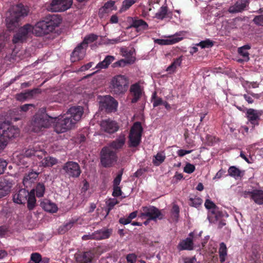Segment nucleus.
Here are the masks:
<instances>
[{
    "mask_svg": "<svg viewBox=\"0 0 263 263\" xmlns=\"http://www.w3.org/2000/svg\"><path fill=\"white\" fill-rule=\"evenodd\" d=\"M61 23V19L57 15L50 16L46 21L37 22L34 26L32 32L36 36H41L52 32Z\"/></svg>",
    "mask_w": 263,
    "mask_h": 263,
    "instance_id": "1",
    "label": "nucleus"
},
{
    "mask_svg": "<svg viewBox=\"0 0 263 263\" xmlns=\"http://www.w3.org/2000/svg\"><path fill=\"white\" fill-rule=\"evenodd\" d=\"M29 10L28 8L22 4L13 6L8 12L6 18V25L9 30L13 29L16 24L21 17L27 16Z\"/></svg>",
    "mask_w": 263,
    "mask_h": 263,
    "instance_id": "2",
    "label": "nucleus"
},
{
    "mask_svg": "<svg viewBox=\"0 0 263 263\" xmlns=\"http://www.w3.org/2000/svg\"><path fill=\"white\" fill-rule=\"evenodd\" d=\"M128 85L129 80L126 76L117 74L111 78L109 88L112 94L121 95L126 92Z\"/></svg>",
    "mask_w": 263,
    "mask_h": 263,
    "instance_id": "3",
    "label": "nucleus"
},
{
    "mask_svg": "<svg viewBox=\"0 0 263 263\" xmlns=\"http://www.w3.org/2000/svg\"><path fill=\"white\" fill-rule=\"evenodd\" d=\"M13 200L17 204H24L27 202L28 209L32 210L36 205L34 190L32 189L29 192L25 189H21L14 194Z\"/></svg>",
    "mask_w": 263,
    "mask_h": 263,
    "instance_id": "4",
    "label": "nucleus"
},
{
    "mask_svg": "<svg viewBox=\"0 0 263 263\" xmlns=\"http://www.w3.org/2000/svg\"><path fill=\"white\" fill-rule=\"evenodd\" d=\"M53 117L47 115L45 112L39 111L33 117L31 125L32 130L39 133L45 128H48L52 123Z\"/></svg>",
    "mask_w": 263,
    "mask_h": 263,
    "instance_id": "5",
    "label": "nucleus"
},
{
    "mask_svg": "<svg viewBox=\"0 0 263 263\" xmlns=\"http://www.w3.org/2000/svg\"><path fill=\"white\" fill-rule=\"evenodd\" d=\"M46 153V152L42 148L35 146L33 148L27 149L24 154H18L17 152L14 153L13 157L15 162L18 164L25 165L27 158L33 156L36 157L38 159H42L45 156Z\"/></svg>",
    "mask_w": 263,
    "mask_h": 263,
    "instance_id": "6",
    "label": "nucleus"
},
{
    "mask_svg": "<svg viewBox=\"0 0 263 263\" xmlns=\"http://www.w3.org/2000/svg\"><path fill=\"white\" fill-rule=\"evenodd\" d=\"M52 124L54 131L58 134L66 132L75 127V124L65 114L53 118Z\"/></svg>",
    "mask_w": 263,
    "mask_h": 263,
    "instance_id": "7",
    "label": "nucleus"
},
{
    "mask_svg": "<svg viewBox=\"0 0 263 263\" xmlns=\"http://www.w3.org/2000/svg\"><path fill=\"white\" fill-rule=\"evenodd\" d=\"M19 129L10 124L9 122H0V137L4 140L8 141L19 136Z\"/></svg>",
    "mask_w": 263,
    "mask_h": 263,
    "instance_id": "8",
    "label": "nucleus"
},
{
    "mask_svg": "<svg viewBox=\"0 0 263 263\" xmlns=\"http://www.w3.org/2000/svg\"><path fill=\"white\" fill-rule=\"evenodd\" d=\"M143 128L139 122H135L132 127L129 135V146L137 147L141 142Z\"/></svg>",
    "mask_w": 263,
    "mask_h": 263,
    "instance_id": "9",
    "label": "nucleus"
},
{
    "mask_svg": "<svg viewBox=\"0 0 263 263\" xmlns=\"http://www.w3.org/2000/svg\"><path fill=\"white\" fill-rule=\"evenodd\" d=\"M32 25L27 24L20 28L14 35L12 42L14 44L22 43L33 34Z\"/></svg>",
    "mask_w": 263,
    "mask_h": 263,
    "instance_id": "10",
    "label": "nucleus"
},
{
    "mask_svg": "<svg viewBox=\"0 0 263 263\" xmlns=\"http://www.w3.org/2000/svg\"><path fill=\"white\" fill-rule=\"evenodd\" d=\"M117 160L115 152L108 147L102 148L101 152V162L105 167L111 166Z\"/></svg>",
    "mask_w": 263,
    "mask_h": 263,
    "instance_id": "11",
    "label": "nucleus"
},
{
    "mask_svg": "<svg viewBox=\"0 0 263 263\" xmlns=\"http://www.w3.org/2000/svg\"><path fill=\"white\" fill-rule=\"evenodd\" d=\"M72 4V0H52L47 7L51 12H62L70 8Z\"/></svg>",
    "mask_w": 263,
    "mask_h": 263,
    "instance_id": "12",
    "label": "nucleus"
},
{
    "mask_svg": "<svg viewBox=\"0 0 263 263\" xmlns=\"http://www.w3.org/2000/svg\"><path fill=\"white\" fill-rule=\"evenodd\" d=\"M62 170L69 177L78 178L81 173L80 165L73 161H68L65 163L62 167Z\"/></svg>",
    "mask_w": 263,
    "mask_h": 263,
    "instance_id": "13",
    "label": "nucleus"
},
{
    "mask_svg": "<svg viewBox=\"0 0 263 263\" xmlns=\"http://www.w3.org/2000/svg\"><path fill=\"white\" fill-rule=\"evenodd\" d=\"M118 102L110 96H105L100 101V107L106 112H115L118 107Z\"/></svg>",
    "mask_w": 263,
    "mask_h": 263,
    "instance_id": "14",
    "label": "nucleus"
},
{
    "mask_svg": "<svg viewBox=\"0 0 263 263\" xmlns=\"http://www.w3.org/2000/svg\"><path fill=\"white\" fill-rule=\"evenodd\" d=\"M140 216L146 217L148 220H156L157 218L162 219V214L159 210L154 206L142 208Z\"/></svg>",
    "mask_w": 263,
    "mask_h": 263,
    "instance_id": "15",
    "label": "nucleus"
},
{
    "mask_svg": "<svg viewBox=\"0 0 263 263\" xmlns=\"http://www.w3.org/2000/svg\"><path fill=\"white\" fill-rule=\"evenodd\" d=\"M186 34L185 31H179L173 35L169 36L166 39H156L154 42L160 45H173L182 40Z\"/></svg>",
    "mask_w": 263,
    "mask_h": 263,
    "instance_id": "16",
    "label": "nucleus"
},
{
    "mask_svg": "<svg viewBox=\"0 0 263 263\" xmlns=\"http://www.w3.org/2000/svg\"><path fill=\"white\" fill-rule=\"evenodd\" d=\"M84 113L83 107L80 106H72L65 113L76 125L82 118Z\"/></svg>",
    "mask_w": 263,
    "mask_h": 263,
    "instance_id": "17",
    "label": "nucleus"
},
{
    "mask_svg": "<svg viewBox=\"0 0 263 263\" xmlns=\"http://www.w3.org/2000/svg\"><path fill=\"white\" fill-rule=\"evenodd\" d=\"M100 127L102 131L109 134L116 133L119 128L118 123L115 121L110 119L101 121Z\"/></svg>",
    "mask_w": 263,
    "mask_h": 263,
    "instance_id": "18",
    "label": "nucleus"
},
{
    "mask_svg": "<svg viewBox=\"0 0 263 263\" xmlns=\"http://www.w3.org/2000/svg\"><path fill=\"white\" fill-rule=\"evenodd\" d=\"M129 91L132 96L131 102L136 103L144 93L143 87L139 83H136L130 86Z\"/></svg>",
    "mask_w": 263,
    "mask_h": 263,
    "instance_id": "19",
    "label": "nucleus"
},
{
    "mask_svg": "<svg viewBox=\"0 0 263 263\" xmlns=\"http://www.w3.org/2000/svg\"><path fill=\"white\" fill-rule=\"evenodd\" d=\"M261 114L257 110L249 108L247 109L246 116L248 120L253 125V126H257L259 125V121L260 120V116Z\"/></svg>",
    "mask_w": 263,
    "mask_h": 263,
    "instance_id": "20",
    "label": "nucleus"
},
{
    "mask_svg": "<svg viewBox=\"0 0 263 263\" xmlns=\"http://www.w3.org/2000/svg\"><path fill=\"white\" fill-rule=\"evenodd\" d=\"M245 195H249L255 203L258 205L263 204V191L262 190L255 189L252 191H245Z\"/></svg>",
    "mask_w": 263,
    "mask_h": 263,
    "instance_id": "21",
    "label": "nucleus"
},
{
    "mask_svg": "<svg viewBox=\"0 0 263 263\" xmlns=\"http://www.w3.org/2000/svg\"><path fill=\"white\" fill-rule=\"evenodd\" d=\"M132 20L129 28H134L137 32H142L148 28V24L142 19L138 17H130Z\"/></svg>",
    "mask_w": 263,
    "mask_h": 263,
    "instance_id": "22",
    "label": "nucleus"
},
{
    "mask_svg": "<svg viewBox=\"0 0 263 263\" xmlns=\"http://www.w3.org/2000/svg\"><path fill=\"white\" fill-rule=\"evenodd\" d=\"M86 49L81 44H79L71 53V61L74 62L82 59L85 55Z\"/></svg>",
    "mask_w": 263,
    "mask_h": 263,
    "instance_id": "23",
    "label": "nucleus"
},
{
    "mask_svg": "<svg viewBox=\"0 0 263 263\" xmlns=\"http://www.w3.org/2000/svg\"><path fill=\"white\" fill-rule=\"evenodd\" d=\"M133 52L130 50L125 55L126 57L125 59H121L115 62L112 64V67L114 68L124 67L126 64H133L135 61L136 58L133 55Z\"/></svg>",
    "mask_w": 263,
    "mask_h": 263,
    "instance_id": "24",
    "label": "nucleus"
},
{
    "mask_svg": "<svg viewBox=\"0 0 263 263\" xmlns=\"http://www.w3.org/2000/svg\"><path fill=\"white\" fill-rule=\"evenodd\" d=\"M93 257V253L90 251L76 255V259L77 263H92Z\"/></svg>",
    "mask_w": 263,
    "mask_h": 263,
    "instance_id": "25",
    "label": "nucleus"
},
{
    "mask_svg": "<svg viewBox=\"0 0 263 263\" xmlns=\"http://www.w3.org/2000/svg\"><path fill=\"white\" fill-rule=\"evenodd\" d=\"M193 234V233H190L189 234L190 237H187L186 239L181 240L179 242L177 247L179 250H192L193 249L194 246L192 238Z\"/></svg>",
    "mask_w": 263,
    "mask_h": 263,
    "instance_id": "26",
    "label": "nucleus"
},
{
    "mask_svg": "<svg viewBox=\"0 0 263 263\" xmlns=\"http://www.w3.org/2000/svg\"><path fill=\"white\" fill-rule=\"evenodd\" d=\"M12 186L11 182L6 179L0 180V198L8 194Z\"/></svg>",
    "mask_w": 263,
    "mask_h": 263,
    "instance_id": "27",
    "label": "nucleus"
},
{
    "mask_svg": "<svg viewBox=\"0 0 263 263\" xmlns=\"http://www.w3.org/2000/svg\"><path fill=\"white\" fill-rule=\"evenodd\" d=\"M125 135L121 134L114 141L110 143L107 147L110 149H118L121 148L125 144Z\"/></svg>",
    "mask_w": 263,
    "mask_h": 263,
    "instance_id": "28",
    "label": "nucleus"
},
{
    "mask_svg": "<svg viewBox=\"0 0 263 263\" xmlns=\"http://www.w3.org/2000/svg\"><path fill=\"white\" fill-rule=\"evenodd\" d=\"M38 177V174L35 172H31L26 175L23 179V184L26 187L31 186Z\"/></svg>",
    "mask_w": 263,
    "mask_h": 263,
    "instance_id": "29",
    "label": "nucleus"
},
{
    "mask_svg": "<svg viewBox=\"0 0 263 263\" xmlns=\"http://www.w3.org/2000/svg\"><path fill=\"white\" fill-rule=\"evenodd\" d=\"M114 10H117L115 2L113 1H109L105 3L104 6L99 9V14L101 15L104 13H107Z\"/></svg>",
    "mask_w": 263,
    "mask_h": 263,
    "instance_id": "30",
    "label": "nucleus"
},
{
    "mask_svg": "<svg viewBox=\"0 0 263 263\" xmlns=\"http://www.w3.org/2000/svg\"><path fill=\"white\" fill-rule=\"evenodd\" d=\"M112 233L111 229H102L93 233L95 239L101 240L109 238Z\"/></svg>",
    "mask_w": 263,
    "mask_h": 263,
    "instance_id": "31",
    "label": "nucleus"
},
{
    "mask_svg": "<svg viewBox=\"0 0 263 263\" xmlns=\"http://www.w3.org/2000/svg\"><path fill=\"white\" fill-rule=\"evenodd\" d=\"M40 160L41 161L40 162L39 165L45 167H51L56 164L58 162V159L50 156L45 157L44 158H42V159Z\"/></svg>",
    "mask_w": 263,
    "mask_h": 263,
    "instance_id": "32",
    "label": "nucleus"
},
{
    "mask_svg": "<svg viewBox=\"0 0 263 263\" xmlns=\"http://www.w3.org/2000/svg\"><path fill=\"white\" fill-rule=\"evenodd\" d=\"M115 58L112 55H107L104 60L99 62L96 66V68L100 70L102 69L107 68L109 64L115 60Z\"/></svg>",
    "mask_w": 263,
    "mask_h": 263,
    "instance_id": "33",
    "label": "nucleus"
},
{
    "mask_svg": "<svg viewBox=\"0 0 263 263\" xmlns=\"http://www.w3.org/2000/svg\"><path fill=\"white\" fill-rule=\"evenodd\" d=\"M222 217V214L219 212L218 208L216 210L212 211L208 214L209 220L212 222H217L220 220Z\"/></svg>",
    "mask_w": 263,
    "mask_h": 263,
    "instance_id": "34",
    "label": "nucleus"
},
{
    "mask_svg": "<svg viewBox=\"0 0 263 263\" xmlns=\"http://www.w3.org/2000/svg\"><path fill=\"white\" fill-rule=\"evenodd\" d=\"M245 175V171L241 170L235 166H231V177L237 180H241Z\"/></svg>",
    "mask_w": 263,
    "mask_h": 263,
    "instance_id": "35",
    "label": "nucleus"
},
{
    "mask_svg": "<svg viewBox=\"0 0 263 263\" xmlns=\"http://www.w3.org/2000/svg\"><path fill=\"white\" fill-rule=\"evenodd\" d=\"M251 48V46L249 45H245L241 47L238 48V52L242 57L243 61H248L250 59L249 53L248 51Z\"/></svg>",
    "mask_w": 263,
    "mask_h": 263,
    "instance_id": "36",
    "label": "nucleus"
},
{
    "mask_svg": "<svg viewBox=\"0 0 263 263\" xmlns=\"http://www.w3.org/2000/svg\"><path fill=\"white\" fill-rule=\"evenodd\" d=\"M98 38V36L96 34H95L93 33L89 34L87 35H86L83 42L81 43L82 45V46H85L86 48L88 47V45L90 43H91L93 42L94 41H96Z\"/></svg>",
    "mask_w": 263,
    "mask_h": 263,
    "instance_id": "37",
    "label": "nucleus"
},
{
    "mask_svg": "<svg viewBox=\"0 0 263 263\" xmlns=\"http://www.w3.org/2000/svg\"><path fill=\"white\" fill-rule=\"evenodd\" d=\"M168 12V7L166 5L162 6L155 14V17L157 19H164Z\"/></svg>",
    "mask_w": 263,
    "mask_h": 263,
    "instance_id": "38",
    "label": "nucleus"
},
{
    "mask_svg": "<svg viewBox=\"0 0 263 263\" xmlns=\"http://www.w3.org/2000/svg\"><path fill=\"white\" fill-rule=\"evenodd\" d=\"M77 222V220L71 219L59 228V232L63 234L70 230L73 226L74 223Z\"/></svg>",
    "mask_w": 263,
    "mask_h": 263,
    "instance_id": "39",
    "label": "nucleus"
},
{
    "mask_svg": "<svg viewBox=\"0 0 263 263\" xmlns=\"http://www.w3.org/2000/svg\"><path fill=\"white\" fill-rule=\"evenodd\" d=\"M219 254L221 262H224L227 255V249L224 242H221L220 244Z\"/></svg>",
    "mask_w": 263,
    "mask_h": 263,
    "instance_id": "40",
    "label": "nucleus"
},
{
    "mask_svg": "<svg viewBox=\"0 0 263 263\" xmlns=\"http://www.w3.org/2000/svg\"><path fill=\"white\" fill-rule=\"evenodd\" d=\"M182 61V56L176 59L171 65L167 68L166 70L169 72H174L178 67L180 66Z\"/></svg>",
    "mask_w": 263,
    "mask_h": 263,
    "instance_id": "41",
    "label": "nucleus"
},
{
    "mask_svg": "<svg viewBox=\"0 0 263 263\" xmlns=\"http://www.w3.org/2000/svg\"><path fill=\"white\" fill-rule=\"evenodd\" d=\"M136 2V0H124L122 2V6L119 10V12L120 13H122L126 11Z\"/></svg>",
    "mask_w": 263,
    "mask_h": 263,
    "instance_id": "42",
    "label": "nucleus"
},
{
    "mask_svg": "<svg viewBox=\"0 0 263 263\" xmlns=\"http://www.w3.org/2000/svg\"><path fill=\"white\" fill-rule=\"evenodd\" d=\"M165 159V155L163 152L158 153L155 156L153 162L155 165L158 166L164 161Z\"/></svg>",
    "mask_w": 263,
    "mask_h": 263,
    "instance_id": "43",
    "label": "nucleus"
},
{
    "mask_svg": "<svg viewBox=\"0 0 263 263\" xmlns=\"http://www.w3.org/2000/svg\"><path fill=\"white\" fill-rule=\"evenodd\" d=\"M137 211H134L131 213L127 217L121 218L119 219L120 223L123 224H127L129 223L132 219L136 217L137 215Z\"/></svg>",
    "mask_w": 263,
    "mask_h": 263,
    "instance_id": "44",
    "label": "nucleus"
},
{
    "mask_svg": "<svg viewBox=\"0 0 263 263\" xmlns=\"http://www.w3.org/2000/svg\"><path fill=\"white\" fill-rule=\"evenodd\" d=\"M247 4L245 2H242V1L237 2L233 9H231V13L240 12L244 10Z\"/></svg>",
    "mask_w": 263,
    "mask_h": 263,
    "instance_id": "45",
    "label": "nucleus"
},
{
    "mask_svg": "<svg viewBox=\"0 0 263 263\" xmlns=\"http://www.w3.org/2000/svg\"><path fill=\"white\" fill-rule=\"evenodd\" d=\"M43 208L45 211L50 213L56 212L58 210L56 204L51 202H45L43 204Z\"/></svg>",
    "mask_w": 263,
    "mask_h": 263,
    "instance_id": "46",
    "label": "nucleus"
},
{
    "mask_svg": "<svg viewBox=\"0 0 263 263\" xmlns=\"http://www.w3.org/2000/svg\"><path fill=\"white\" fill-rule=\"evenodd\" d=\"M152 100L154 107H156L160 105H162L164 102L162 98H158L157 97V93L156 91L153 93V95L152 96Z\"/></svg>",
    "mask_w": 263,
    "mask_h": 263,
    "instance_id": "47",
    "label": "nucleus"
},
{
    "mask_svg": "<svg viewBox=\"0 0 263 263\" xmlns=\"http://www.w3.org/2000/svg\"><path fill=\"white\" fill-rule=\"evenodd\" d=\"M34 190V192H36V196L37 197H41L43 196L45 193V185L42 183H39L37 184L35 189Z\"/></svg>",
    "mask_w": 263,
    "mask_h": 263,
    "instance_id": "48",
    "label": "nucleus"
},
{
    "mask_svg": "<svg viewBox=\"0 0 263 263\" xmlns=\"http://www.w3.org/2000/svg\"><path fill=\"white\" fill-rule=\"evenodd\" d=\"M204 206L207 209L209 210V213H210L212 211L216 210L217 208L215 204L209 199H207L205 200Z\"/></svg>",
    "mask_w": 263,
    "mask_h": 263,
    "instance_id": "49",
    "label": "nucleus"
},
{
    "mask_svg": "<svg viewBox=\"0 0 263 263\" xmlns=\"http://www.w3.org/2000/svg\"><path fill=\"white\" fill-rule=\"evenodd\" d=\"M179 216V208L177 204H174L173 205L172 209L171 210V216L176 221H177Z\"/></svg>",
    "mask_w": 263,
    "mask_h": 263,
    "instance_id": "50",
    "label": "nucleus"
},
{
    "mask_svg": "<svg viewBox=\"0 0 263 263\" xmlns=\"http://www.w3.org/2000/svg\"><path fill=\"white\" fill-rule=\"evenodd\" d=\"M190 205L191 206L197 208L200 206L202 202V199L199 197L190 198Z\"/></svg>",
    "mask_w": 263,
    "mask_h": 263,
    "instance_id": "51",
    "label": "nucleus"
},
{
    "mask_svg": "<svg viewBox=\"0 0 263 263\" xmlns=\"http://www.w3.org/2000/svg\"><path fill=\"white\" fill-rule=\"evenodd\" d=\"M213 42L210 39H206L204 41H201L197 44V46H200L202 48H210L213 46Z\"/></svg>",
    "mask_w": 263,
    "mask_h": 263,
    "instance_id": "52",
    "label": "nucleus"
},
{
    "mask_svg": "<svg viewBox=\"0 0 263 263\" xmlns=\"http://www.w3.org/2000/svg\"><path fill=\"white\" fill-rule=\"evenodd\" d=\"M30 260L34 263H41L42 256L39 253H33L31 254Z\"/></svg>",
    "mask_w": 263,
    "mask_h": 263,
    "instance_id": "53",
    "label": "nucleus"
},
{
    "mask_svg": "<svg viewBox=\"0 0 263 263\" xmlns=\"http://www.w3.org/2000/svg\"><path fill=\"white\" fill-rule=\"evenodd\" d=\"M32 95V91L21 93L16 95V98L17 100L20 101H24L27 99V98Z\"/></svg>",
    "mask_w": 263,
    "mask_h": 263,
    "instance_id": "54",
    "label": "nucleus"
},
{
    "mask_svg": "<svg viewBox=\"0 0 263 263\" xmlns=\"http://www.w3.org/2000/svg\"><path fill=\"white\" fill-rule=\"evenodd\" d=\"M122 41H123V40H121V37L119 36L117 38L113 39H107L104 40V44H106V45H113V44H118Z\"/></svg>",
    "mask_w": 263,
    "mask_h": 263,
    "instance_id": "55",
    "label": "nucleus"
},
{
    "mask_svg": "<svg viewBox=\"0 0 263 263\" xmlns=\"http://www.w3.org/2000/svg\"><path fill=\"white\" fill-rule=\"evenodd\" d=\"M195 170V166L190 163L186 164L184 167L183 171L185 173L187 174H191Z\"/></svg>",
    "mask_w": 263,
    "mask_h": 263,
    "instance_id": "56",
    "label": "nucleus"
},
{
    "mask_svg": "<svg viewBox=\"0 0 263 263\" xmlns=\"http://www.w3.org/2000/svg\"><path fill=\"white\" fill-rule=\"evenodd\" d=\"M128 263H135L137 260V255L135 254H129L126 256Z\"/></svg>",
    "mask_w": 263,
    "mask_h": 263,
    "instance_id": "57",
    "label": "nucleus"
},
{
    "mask_svg": "<svg viewBox=\"0 0 263 263\" xmlns=\"http://www.w3.org/2000/svg\"><path fill=\"white\" fill-rule=\"evenodd\" d=\"M7 165V162L6 161L0 158V175L4 173Z\"/></svg>",
    "mask_w": 263,
    "mask_h": 263,
    "instance_id": "58",
    "label": "nucleus"
},
{
    "mask_svg": "<svg viewBox=\"0 0 263 263\" xmlns=\"http://www.w3.org/2000/svg\"><path fill=\"white\" fill-rule=\"evenodd\" d=\"M112 196L114 197H119L122 195V191L119 186H114Z\"/></svg>",
    "mask_w": 263,
    "mask_h": 263,
    "instance_id": "59",
    "label": "nucleus"
},
{
    "mask_svg": "<svg viewBox=\"0 0 263 263\" xmlns=\"http://www.w3.org/2000/svg\"><path fill=\"white\" fill-rule=\"evenodd\" d=\"M118 201L116 199H109L107 202V205L108 207L109 210H110L113 208V207L118 203Z\"/></svg>",
    "mask_w": 263,
    "mask_h": 263,
    "instance_id": "60",
    "label": "nucleus"
},
{
    "mask_svg": "<svg viewBox=\"0 0 263 263\" xmlns=\"http://www.w3.org/2000/svg\"><path fill=\"white\" fill-rule=\"evenodd\" d=\"M254 22L258 25L263 26V15L256 16L253 20Z\"/></svg>",
    "mask_w": 263,
    "mask_h": 263,
    "instance_id": "61",
    "label": "nucleus"
},
{
    "mask_svg": "<svg viewBox=\"0 0 263 263\" xmlns=\"http://www.w3.org/2000/svg\"><path fill=\"white\" fill-rule=\"evenodd\" d=\"M122 173L119 174L114 180V186H119L122 179Z\"/></svg>",
    "mask_w": 263,
    "mask_h": 263,
    "instance_id": "62",
    "label": "nucleus"
},
{
    "mask_svg": "<svg viewBox=\"0 0 263 263\" xmlns=\"http://www.w3.org/2000/svg\"><path fill=\"white\" fill-rule=\"evenodd\" d=\"M192 152V150L179 149L177 153L179 156L183 157L186 154L191 153Z\"/></svg>",
    "mask_w": 263,
    "mask_h": 263,
    "instance_id": "63",
    "label": "nucleus"
},
{
    "mask_svg": "<svg viewBox=\"0 0 263 263\" xmlns=\"http://www.w3.org/2000/svg\"><path fill=\"white\" fill-rule=\"evenodd\" d=\"M226 172L223 170H220L216 174L213 179H218L221 178L223 176H225Z\"/></svg>",
    "mask_w": 263,
    "mask_h": 263,
    "instance_id": "64",
    "label": "nucleus"
}]
</instances>
